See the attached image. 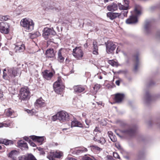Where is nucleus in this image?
Here are the masks:
<instances>
[{"label":"nucleus","instance_id":"1","mask_svg":"<svg viewBox=\"0 0 160 160\" xmlns=\"http://www.w3.org/2000/svg\"><path fill=\"white\" fill-rule=\"evenodd\" d=\"M20 25L26 31L31 32L34 29L35 23L31 19L25 18L21 20Z\"/></svg>","mask_w":160,"mask_h":160},{"label":"nucleus","instance_id":"2","mask_svg":"<svg viewBox=\"0 0 160 160\" xmlns=\"http://www.w3.org/2000/svg\"><path fill=\"white\" fill-rule=\"evenodd\" d=\"M135 15H132L127 19L126 22L127 24H135L138 21L137 17L141 14V7L139 6H136L134 9Z\"/></svg>","mask_w":160,"mask_h":160},{"label":"nucleus","instance_id":"3","mask_svg":"<svg viewBox=\"0 0 160 160\" xmlns=\"http://www.w3.org/2000/svg\"><path fill=\"white\" fill-rule=\"evenodd\" d=\"M20 98L22 100H27L30 98V91L27 88H22L20 90Z\"/></svg>","mask_w":160,"mask_h":160},{"label":"nucleus","instance_id":"4","mask_svg":"<svg viewBox=\"0 0 160 160\" xmlns=\"http://www.w3.org/2000/svg\"><path fill=\"white\" fill-rule=\"evenodd\" d=\"M72 54L75 58L81 60L83 57L84 53L80 47H77L73 50Z\"/></svg>","mask_w":160,"mask_h":160},{"label":"nucleus","instance_id":"5","mask_svg":"<svg viewBox=\"0 0 160 160\" xmlns=\"http://www.w3.org/2000/svg\"><path fill=\"white\" fill-rule=\"evenodd\" d=\"M53 87L54 91L57 93L62 90L64 86L62 84L60 78H58L57 81L54 83Z\"/></svg>","mask_w":160,"mask_h":160},{"label":"nucleus","instance_id":"6","mask_svg":"<svg viewBox=\"0 0 160 160\" xmlns=\"http://www.w3.org/2000/svg\"><path fill=\"white\" fill-rule=\"evenodd\" d=\"M105 44L107 53L108 54L112 53L116 48V45L111 41H108Z\"/></svg>","mask_w":160,"mask_h":160},{"label":"nucleus","instance_id":"7","mask_svg":"<svg viewBox=\"0 0 160 160\" xmlns=\"http://www.w3.org/2000/svg\"><path fill=\"white\" fill-rule=\"evenodd\" d=\"M58 120L61 122H64L68 120V114L64 111H62L58 112Z\"/></svg>","mask_w":160,"mask_h":160},{"label":"nucleus","instance_id":"8","mask_svg":"<svg viewBox=\"0 0 160 160\" xmlns=\"http://www.w3.org/2000/svg\"><path fill=\"white\" fill-rule=\"evenodd\" d=\"M42 35L44 38L47 39L50 35H54L56 34L53 28H45L43 31Z\"/></svg>","mask_w":160,"mask_h":160},{"label":"nucleus","instance_id":"9","mask_svg":"<svg viewBox=\"0 0 160 160\" xmlns=\"http://www.w3.org/2000/svg\"><path fill=\"white\" fill-rule=\"evenodd\" d=\"M9 25L6 22H0V32L3 34H7L9 31Z\"/></svg>","mask_w":160,"mask_h":160},{"label":"nucleus","instance_id":"10","mask_svg":"<svg viewBox=\"0 0 160 160\" xmlns=\"http://www.w3.org/2000/svg\"><path fill=\"white\" fill-rule=\"evenodd\" d=\"M63 153L62 152L60 151H56L55 152H51L47 156L48 158L51 160H53V158H60L62 156Z\"/></svg>","mask_w":160,"mask_h":160},{"label":"nucleus","instance_id":"11","mask_svg":"<svg viewBox=\"0 0 160 160\" xmlns=\"http://www.w3.org/2000/svg\"><path fill=\"white\" fill-rule=\"evenodd\" d=\"M10 75H11L12 78H14L16 76H18L20 75V72L19 69L17 68H13L8 69Z\"/></svg>","mask_w":160,"mask_h":160},{"label":"nucleus","instance_id":"12","mask_svg":"<svg viewBox=\"0 0 160 160\" xmlns=\"http://www.w3.org/2000/svg\"><path fill=\"white\" fill-rule=\"evenodd\" d=\"M66 51V49L63 48H61L58 51V59L60 62H62L63 61Z\"/></svg>","mask_w":160,"mask_h":160},{"label":"nucleus","instance_id":"13","mask_svg":"<svg viewBox=\"0 0 160 160\" xmlns=\"http://www.w3.org/2000/svg\"><path fill=\"white\" fill-rule=\"evenodd\" d=\"M121 133L124 135L132 136L135 132V130L133 128L125 129L120 130Z\"/></svg>","mask_w":160,"mask_h":160},{"label":"nucleus","instance_id":"14","mask_svg":"<svg viewBox=\"0 0 160 160\" xmlns=\"http://www.w3.org/2000/svg\"><path fill=\"white\" fill-rule=\"evenodd\" d=\"M19 160H37L33 155L28 154L26 155H22L19 157Z\"/></svg>","mask_w":160,"mask_h":160},{"label":"nucleus","instance_id":"15","mask_svg":"<svg viewBox=\"0 0 160 160\" xmlns=\"http://www.w3.org/2000/svg\"><path fill=\"white\" fill-rule=\"evenodd\" d=\"M15 49L16 52H21L25 49V46L21 42L16 43L15 44Z\"/></svg>","mask_w":160,"mask_h":160},{"label":"nucleus","instance_id":"16","mask_svg":"<svg viewBox=\"0 0 160 160\" xmlns=\"http://www.w3.org/2000/svg\"><path fill=\"white\" fill-rule=\"evenodd\" d=\"M34 105L36 107L41 108L45 107L46 106V103L45 101L41 98L37 100L35 102Z\"/></svg>","mask_w":160,"mask_h":160},{"label":"nucleus","instance_id":"17","mask_svg":"<svg viewBox=\"0 0 160 160\" xmlns=\"http://www.w3.org/2000/svg\"><path fill=\"white\" fill-rule=\"evenodd\" d=\"M100 134V132H98V134L97 133L96 135L93 138V140L95 141H97L98 142L102 144L105 143V140L103 137H98Z\"/></svg>","mask_w":160,"mask_h":160},{"label":"nucleus","instance_id":"18","mask_svg":"<svg viewBox=\"0 0 160 160\" xmlns=\"http://www.w3.org/2000/svg\"><path fill=\"white\" fill-rule=\"evenodd\" d=\"M43 77L49 80L53 75V73L49 71L46 70L42 72Z\"/></svg>","mask_w":160,"mask_h":160},{"label":"nucleus","instance_id":"19","mask_svg":"<svg viewBox=\"0 0 160 160\" xmlns=\"http://www.w3.org/2000/svg\"><path fill=\"white\" fill-rule=\"evenodd\" d=\"M107 16L110 19L113 20L117 17H119L121 15V14L119 13L108 12L107 13Z\"/></svg>","mask_w":160,"mask_h":160},{"label":"nucleus","instance_id":"20","mask_svg":"<svg viewBox=\"0 0 160 160\" xmlns=\"http://www.w3.org/2000/svg\"><path fill=\"white\" fill-rule=\"evenodd\" d=\"M10 75L8 69V72H7L6 69H5L3 70V75L2 76L3 79L6 80H10L12 78L11 75Z\"/></svg>","mask_w":160,"mask_h":160},{"label":"nucleus","instance_id":"21","mask_svg":"<svg viewBox=\"0 0 160 160\" xmlns=\"http://www.w3.org/2000/svg\"><path fill=\"white\" fill-rule=\"evenodd\" d=\"M55 52L53 48L48 49L47 50L46 52V55L48 58H53L55 56Z\"/></svg>","mask_w":160,"mask_h":160},{"label":"nucleus","instance_id":"22","mask_svg":"<svg viewBox=\"0 0 160 160\" xmlns=\"http://www.w3.org/2000/svg\"><path fill=\"white\" fill-rule=\"evenodd\" d=\"M124 97V95L123 94L118 93L115 95V100L118 103L121 102Z\"/></svg>","mask_w":160,"mask_h":160},{"label":"nucleus","instance_id":"23","mask_svg":"<svg viewBox=\"0 0 160 160\" xmlns=\"http://www.w3.org/2000/svg\"><path fill=\"white\" fill-rule=\"evenodd\" d=\"M108 10L110 11L113 12L118 9V6L116 3H112L107 7Z\"/></svg>","mask_w":160,"mask_h":160},{"label":"nucleus","instance_id":"24","mask_svg":"<svg viewBox=\"0 0 160 160\" xmlns=\"http://www.w3.org/2000/svg\"><path fill=\"white\" fill-rule=\"evenodd\" d=\"M18 152L16 150H12L9 153L8 156L9 157L13 159V160H15L16 156L18 155Z\"/></svg>","mask_w":160,"mask_h":160},{"label":"nucleus","instance_id":"25","mask_svg":"<svg viewBox=\"0 0 160 160\" xmlns=\"http://www.w3.org/2000/svg\"><path fill=\"white\" fill-rule=\"evenodd\" d=\"M31 138L32 140L36 141L40 143H42L44 140V137H38L33 136H31Z\"/></svg>","mask_w":160,"mask_h":160},{"label":"nucleus","instance_id":"26","mask_svg":"<svg viewBox=\"0 0 160 160\" xmlns=\"http://www.w3.org/2000/svg\"><path fill=\"white\" fill-rule=\"evenodd\" d=\"M82 127V123L78 122L77 120L74 119L71 122V127Z\"/></svg>","mask_w":160,"mask_h":160},{"label":"nucleus","instance_id":"27","mask_svg":"<svg viewBox=\"0 0 160 160\" xmlns=\"http://www.w3.org/2000/svg\"><path fill=\"white\" fill-rule=\"evenodd\" d=\"M74 91L77 93L81 92L85 90V88L80 86H75L73 87Z\"/></svg>","mask_w":160,"mask_h":160},{"label":"nucleus","instance_id":"28","mask_svg":"<svg viewBox=\"0 0 160 160\" xmlns=\"http://www.w3.org/2000/svg\"><path fill=\"white\" fill-rule=\"evenodd\" d=\"M92 47L93 54L96 55L98 54V48L96 42H93Z\"/></svg>","mask_w":160,"mask_h":160},{"label":"nucleus","instance_id":"29","mask_svg":"<svg viewBox=\"0 0 160 160\" xmlns=\"http://www.w3.org/2000/svg\"><path fill=\"white\" fill-rule=\"evenodd\" d=\"M0 143L6 145L12 144V142L10 140L6 139H0Z\"/></svg>","mask_w":160,"mask_h":160},{"label":"nucleus","instance_id":"30","mask_svg":"<svg viewBox=\"0 0 160 160\" xmlns=\"http://www.w3.org/2000/svg\"><path fill=\"white\" fill-rule=\"evenodd\" d=\"M18 144L19 147L22 149L23 148H28V146L27 143L22 140H20L18 142Z\"/></svg>","mask_w":160,"mask_h":160},{"label":"nucleus","instance_id":"31","mask_svg":"<svg viewBox=\"0 0 160 160\" xmlns=\"http://www.w3.org/2000/svg\"><path fill=\"white\" fill-rule=\"evenodd\" d=\"M95 159L94 158L90 155H85L83 158V160H93Z\"/></svg>","mask_w":160,"mask_h":160},{"label":"nucleus","instance_id":"32","mask_svg":"<svg viewBox=\"0 0 160 160\" xmlns=\"http://www.w3.org/2000/svg\"><path fill=\"white\" fill-rule=\"evenodd\" d=\"M108 62L109 64L113 66L117 67L118 65V63L113 60H109Z\"/></svg>","mask_w":160,"mask_h":160},{"label":"nucleus","instance_id":"33","mask_svg":"<svg viewBox=\"0 0 160 160\" xmlns=\"http://www.w3.org/2000/svg\"><path fill=\"white\" fill-rule=\"evenodd\" d=\"M6 115L8 116H11L13 112V111L10 108L5 110Z\"/></svg>","mask_w":160,"mask_h":160},{"label":"nucleus","instance_id":"34","mask_svg":"<svg viewBox=\"0 0 160 160\" xmlns=\"http://www.w3.org/2000/svg\"><path fill=\"white\" fill-rule=\"evenodd\" d=\"M10 17L8 16H0V21H6L9 19Z\"/></svg>","mask_w":160,"mask_h":160},{"label":"nucleus","instance_id":"35","mask_svg":"<svg viewBox=\"0 0 160 160\" xmlns=\"http://www.w3.org/2000/svg\"><path fill=\"white\" fill-rule=\"evenodd\" d=\"M135 65L134 68V70H137L138 69V64H139L138 58V57L137 56H136L135 57Z\"/></svg>","mask_w":160,"mask_h":160},{"label":"nucleus","instance_id":"36","mask_svg":"<svg viewBox=\"0 0 160 160\" xmlns=\"http://www.w3.org/2000/svg\"><path fill=\"white\" fill-rule=\"evenodd\" d=\"M151 96L149 93L148 92H147L145 94V99L146 101H148L151 98Z\"/></svg>","mask_w":160,"mask_h":160},{"label":"nucleus","instance_id":"37","mask_svg":"<svg viewBox=\"0 0 160 160\" xmlns=\"http://www.w3.org/2000/svg\"><path fill=\"white\" fill-rule=\"evenodd\" d=\"M118 5L119 9L120 10H127L128 8L127 6H124L120 4H119Z\"/></svg>","mask_w":160,"mask_h":160},{"label":"nucleus","instance_id":"38","mask_svg":"<svg viewBox=\"0 0 160 160\" xmlns=\"http://www.w3.org/2000/svg\"><path fill=\"white\" fill-rule=\"evenodd\" d=\"M101 87V86L100 84H96L94 87L93 88V89L95 90V92H96Z\"/></svg>","mask_w":160,"mask_h":160},{"label":"nucleus","instance_id":"39","mask_svg":"<svg viewBox=\"0 0 160 160\" xmlns=\"http://www.w3.org/2000/svg\"><path fill=\"white\" fill-rule=\"evenodd\" d=\"M58 112L56 115L53 116L52 118V120L53 121H55L57 119L58 120L59 116H58Z\"/></svg>","mask_w":160,"mask_h":160},{"label":"nucleus","instance_id":"40","mask_svg":"<svg viewBox=\"0 0 160 160\" xmlns=\"http://www.w3.org/2000/svg\"><path fill=\"white\" fill-rule=\"evenodd\" d=\"M10 126V124H7L6 123H0V128L3 127H9Z\"/></svg>","mask_w":160,"mask_h":160},{"label":"nucleus","instance_id":"41","mask_svg":"<svg viewBox=\"0 0 160 160\" xmlns=\"http://www.w3.org/2000/svg\"><path fill=\"white\" fill-rule=\"evenodd\" d=\"M150 27V24L149 23H146L144 26V28L145 30L147 31L149 28Z\"/></svg>","mask_w":160,"mask_h":160},{"label":"nucleus","instance_id":"42","mask_svg":"<svg viewBox=\"0 0 160 160\" xmlns=\"http://www.w3.org/2000/svg\"><path fill=\"white\" fill-rule=\"evenodd\" d=\"M74 154L75 153L77 155H79L80 153H82L81 150L80 149H75L74 151Z\"/></svg>","mask_w":160,"mask_h":160},{"label":"nucleus","instance_id":"43","mask_svg":"<svg viewBox=\"0 0 160 160\" xmlns=\"http://www.w3.org/2000/svg\"><path fill=\"white\" fill-rule=\"evenodd\" d=\"M39 33L38 32H36V33H34L33 34H32L31 36V38H35L38 35H39Z\"/></svg>","mask_w":160,"mask_h":160},{"label":"nucleus","instance_id":"44","mask_svg":"<svg viewBox=\"0 0 160 160\" xmlns=\"http://www.w3.org/2000/svg\"><path fill=\"white\" fill-rule=\"evenodd\" d=\"M27 112L30 114V115H35V114L34 110H28Z\"/></svg>","mask_w":160,"mask_h":160},{"label":"nucleus","instance_id":"45","mask_svg":"<svg viewBox=\"0 0 160 160\" xmlns=\"http://www.w3.org/2000/svg\"><path fill=\"white\" fill-rule=\"evenodd\" d=\"M111 140L113 142H115L117 141V138L116 137L114 136H110V138Z\"/></svg>","mask_w":160,"mask_h":160},{"label":"nucleus","instance_id":"46","mask_svg":"<svg viewBox=\"0 0 160 160\" xmlns=\"http://www.w3.org/2000/svg\"><path fill=\"white\" fill-rule=\"evenodd\" d=\"M113 156L115 158H119V156L117 153L114 152H113Z\"/></svg>","mask_w":160,"mask_h":160},{"label":"nucleus","instance_id":"47","mask_svg":"<svg viewBox=\"0 0 160 160\" xmlns=\"http://www.w3.org/2000/svg\"><path fill=\"white\" fill-rule=\"evenodd\" d=\"M116 147L118 149H120L121 148V146L120 144L118 142H116L115 143Z\"/></svg>","mask_w":160,"mask_h":160},{"label":"nucleus","instance_id":"48","mask_svg":"<svg viewBox=\"0 0 160 160\" xmlns=\"http://www.w3.org/2000/svg\"><path fill=\"white\" fill-rule=\"evenodd\" d=\"M80 148L82 152H86L88 151V149L87 148L83 147Z\"/></svg>","mask_w":160,"mask_h":160},{"label":"nucleus","instance_id":"49","mask_svg":"<svg viewBox=\"0 0 160 160\" xmlns=\"http://www.w3.org/2000/svg\"><path fill=\"white\" fill-rule=\"evenodd\" d=\"M119 52H120L122 53H123V54L125 56L126 55V54H125V53H124V52L123 51H120V50H119L118 48H117V49L116 51V53H118Z\"/></svg>","mask_w":160,"mask_h":160},{"label":"nucleus","instance_id":"50","mask_svg":"<svg viewBox=\"0 0 160 160\" xmlns=\"http://www.w3.org/2000/svg\"><path fill=\"white\" fill-rule=\"evenodd\" d=\"M121 81V80L120 79H119L118 80H117L115 82V83L117 85L119 86L120 85V83Z\"/></svg>","mask_w":160,"mask_h":160},{"label":"nucleus","instance_id":"51","mask_svg":"<svg viewBox=\"0 0 160 160\" xmlns=\"http://www.w3.org/2000/svg\"><path fill=\"white\" fill-rule=\"evenodd\" d=\"M127 13L128 11H122L121 13H120L121 14H121H123L124 16H126L127 15Z\"/></svg>","mask_w":160,"mask_h":160},{"label":"nucleus","instance_id":"52","mask_svg":"<svg viewBox=\"0 0 160 160\" xmlns=\"http://www.w3.org/2000/svg\"><path fill=\"white\" fill-rule=\"evenodd\" d=\"M138 157L141 158L143 156V154L142 152H139L138 154Z\"/></svg>","mask_w":160,"mask_h":160},{"label":"nucleus","instance_id":"53","mask_svg":"<svg viewBox=\"0 0 160 160\" xmlns=\"http://www.w3.org/2000/svg\"><path fill=\"white\" fill-rule=\"evenodd\" d=\"M108 136L110 138V136H113V133L111 131H109L108 132Z\"/></svg>","mask_w":160,"mask_h":160},{"label":"nucleus","instance_id":"54","mask_svg":"<svg viewBox=\"0 0 160 160\" xmlns=\"http://www.w3.org/2000/svg\"><path fill=\"white\" fill-rule=\"evenodd\" d=\"M29 143H30V145L31 146H32V147H34L36 146V145L34 143L32 142H30Z\"/></svg>","mask_w":160,"mask_h":160},{"label":"nucleus","instance_id":"55","mask_svg":"<svg viewBox=\"0 0 160 160\" xmlns=\"http://www.w3.org/2000/svg\"><path fill=\"white\" fill-rule=\"evenodd\" d=\"M40 150V154L43 155L45 153L44 151H43V150H42V149H41V150Z\"/></svg>","mask_w":160,"mask_h":160},{"label":"nucleus","instance_id":"56","mask_svg":"<svg viewBox=\"0 0 160 160\" xmlns=\"http://www.w3.org/2000/svg\"><path fill=\"white\" fill-rule=\"evenodd\" d=\"M99 131V130L98 128V127H96L95 129L94 130V133H95V132H97L98 131Z\"/></svg>","mask_w":160,"mask_h":160},{"label":"nucleus","instance_id":"57","mask_svg":"<svg viewBox=\"0 0 160 160\" xmlns=\"http://www.w3.org/2000/svg\"><path fill=\"white\" fill-rule=\"evenodd\" d=\"M95 148H96V149L100 151L102 150V149L101 148H99V147H95Z\"/></svg>","mask_w":160,"mask_h":160},{"label":"nucleus","instance_id":"58","mask_svg":"<svg viewBox=\"0 0 160 160\" xmlns=\"http://www.w3.org/2000/svg\"><path fill=\"white\" fill-rule=\"evenodd\" d=\"M107 158L108 159L111 160L112 159V157L111 156H107Z\"/></svg>","mask_w":160,"mask_h":160},{"label":"nucleus","instance_id":"59","mask_svg":"<svg viewBox=\"0 0 160 160\" xmlns=\"http://www.w3.org/2000/svg\"><path fill=\"white\" fill-rule=\"evenodd\" d=\"M84 47H85L86 48H87L88 47V45L87 43H86L84 45Z\"/></svg>","mask_w":160,"mask_h":160},{"label":"nucleus","instance_id":"60","mask_svg":"<svg viewBox=\"0 0 160 160\" xmlns=\"http://www.w3.org/2000/svg\"><path fill=\"white\" fill-rule=\"evenodd\" d=\"M3 97V94L1 92H0V97Z\"/></svg>","mask_w":160,"mask_h":160},{"label":"nucleus","instance_id":"61","mask_svg":"<svg viewBox=\"0 0 160 160\" xmlns=\"http://www.w3.org/2000/svg\"><path fill=\"white\" fill-rule=\"evenodd\" d=\"M9 54L11 55H13V52H12L10 51L9 52Z\"/></svg>","mask_w":160,"mask_h":160},{"label":"nucleus","instance_id":"62","mask_svg":"<svg viewBox=\"0 0 160 160\" xmlns=\"http://www.w3.org/2000/svg\"><path fill=\"white\" fill-rule=\"evenodd\" d=\"M97 103L99 106L102 105V103L100 102H97Z\"/></svg>","mask_w":160,"mask_h":160},{"label":"nucleus","instance_id":"63","mask_svg":"<svg viewBox=\"0 0 160 160\" xmlns=\"http://www.w3.org/2000/svg\"><path fill=\"white\" fill-rule=\"evenodd\" d=\"M69 160H76L75 159H73L72 157L69 158Z\"/></svg>","mask_w":160,"mask_h":160},{"label":"nucleus","instance_id":"64","mask_svg":"<svg viewBox=\"0 0 160 160\" xmlns=\"http://www.w3.org/2000/svg\"><path fill=\"white\" fill-rule=\"evenodd\" d=\"M85 122H86V124L87 125H89V122H88V121L87 120H86Z\"/></svg>","mask_w":160,"mask_h":160}]
</instances>
